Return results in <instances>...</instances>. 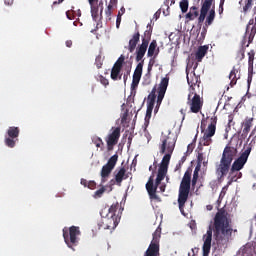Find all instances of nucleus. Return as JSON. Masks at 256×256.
Returning a JSON list of instances; mask_svg holds the SVG:
<instances>
[{
  "mask_svg": "<svg viewBox=\"0 0 256 256\" xmlns=\"http://www.w3.org/2000/svg\"><path fill=\"white\" fill-rule=\"evenodd\" d=\"M101 217H106L107 229H111L117 227L119 225V221H121V215H123V207L116 202L110 206L108 209V213L105 214V210H102L100 213Z\"/></svg>",
  "mask_w": 256,
  "mask_h": 256,
  "instance_id": "423d86ee",
  "label": "nucleus"
},
{
  "mask_svg": "<svg viewBox=\"0 0 256 256\" xmlns=\"http://www.w3.org/2000/svg\"><path fill=\"white\" fill-rule=\"evenodd\" d=\"M118 159L119 155L114 154L112 157L109 158L108 162L102 167L101 177L103 182L105 181V179H107V177L111 175V171L115 169V165H117Z\"/></svg>",
  "mask_w": 256,
  "mask_h": 256,
  "instance_id": "2eb2a0df",
  "label": "nucleus"
},
{
  "mask_svg": "<svg viewBox=\"0 0 256 256\" xmlns=\"http://www.w3.org/2000/svg\"><path fill=\"white\" fill-rule=\"evenodd\" d=\"M141 41V34L139 31L133 34L132 38L129 40L128 51L129 53H133L135 49H137V45Z\"/></svg>",
  "mask_w": 256,
  "mask_h": 256,
  "instance_id": "6ab92c4d",
  "label": "nucleus"
},
{
  "mask_svg": "<svg viewBox=\"0 0 256 256\" xmlns=\"http://www.w3.org/2000/svg\"><path fill=\"white\" fill-rule=\"evenodd\" d=\"M193 173L192 181L191 174ZM199 180V172H193L191 168H188L184 173L182 181L179 187L178 193V205L181 213H183L185 209V203H187V199H189V193L191 192V185L195 188L197 185V181Z\"/></svg>",
  "mask_w": 256,
  "mask_h": 256,
  "instance_id": "20e7f679",
  "label": "nucleus"
},
{
  "mask_svg": "<svg viewBox=\"0 0 256 256\" xmlns=\"http://www.w3.org/2000/svg\"><path fill=\"white\" fill-rule=\"evenodd\" d=\"M187 82L190 86V93H203V90L201 89V77L197 76L195 72L187 73Z\"/></svg>",
  "mask_w": 256,
  "mask_h": 256,
  "instance_id": "ddd939ff",
  "label": "nucleus"
},
{
  "mask_svg": "<svg viewBox=\"0 0 256 256\" xmlns=\"http://www.w3.org/2000/svg\"><path fill=\"white\" fill-rule=\"evenodd\" d=\"M185 161H187V156H183V157L180 159L179 163L183 165V163H185Z\"/></svg>",
  "mask_w": 256,
  "mask_h": 256,
  "instance_id": "603ef678",
  "label": "nucleus"
},
{
  "mask_svg": "<svg viewBox=\"0 0 256 256\" xmlns=\"http://www.w3.org/2000/svg\"><path fill=\"white\" fill-rule=\"evenodd\" d=\"M113 9V6L111 4H109L105 10V14L107 15V17H111V10Z\"/></svg>",
  "mask_w": 256,
  "mask_h": 256,
  "instance_id": "a19ab883",
  "label": "nucleus"
},
{
  "mask_svg": "<svg viewBox=\"0 0 256 256\" xmlns=\"http://www.w3.org/2000/svg\"><path fill=\"white\" fill-rule=\"evenodd\" d=\"M185 111H186L185 109L180 110V113L183 116L182 119H185Z\"/></svg>",
  "mask_w": 256,
  "mask_h": 256,
  "instance_id": "052dcab7",
  "label": "nucleus"
},
{
  "mask_svg": "<svg viewBox=\"0 0 256 256\" xmlns=\"http://www.w3.org/2000/svg\"><path fill=\"white\" fill-rule=\"evenodd\" d=\"M249 31H251L250 35H255V33H256V26H255L254 19H250L248 22V25L246 27V33H249Z\"/></svg>",
  "mask_w": 256,
  "mask_h": 256,
  "instance_id": "c85d7f7f",
  "label": "nucleus"
},
{
  "mask_svg": "<svg viewBox=\"0 0 256 256\" xmlns=\"http://www.w3.org/2000/svg\"><path fill=\"white\" fill-rule=\"evenodd\" d=\"M121 69L122 68H119L117 66L112 67L111 74H110L112 81H121V77L123 76L121 74Z\"/></svg>",
  "mask_w": 256,
  "mask_h": 256,
  "instance_id": "5701e85b",
  "label": "nucleus"
},
{
  "mask_svg": "<svg viewBox=\"0 0 256 256\" xmlns=\"http://www.w3.org/2000/svg\"><path fill=\"white\" fill-rule=\"evenodd\" d=\"M223 5H225V0H220L219 9H218L219 15H223V11H224Z\"/></svg>",
  "mask_w": 256,
  "mask_h": 256,
  "instance_id": "58836bf2",
  "label": "nucleus"
},
{
  "mask_svg": "<svg viewBox=\"0 0 256 256\" xmlns=\"http://www.w3.org/2000/svg\"><path fill=\"white\" fill-rule=\"evenodd\" d=\"M97 187V183L95 181H88V189H95Z\"/></svg>",
  "mask_w": 256,
  "mask_h": 256,
  "instance_id": "37998d69",
  "label": "nucleus"
},
{
  "mask_svg": "<svg viewBox=\"0 0 256 256\" xmlns=\"http://www.w3.org/2000/svg\"><path fill=\"white\" fill-rule=\"evenodd\" d=\"M213 235L217 245L220 247L227 245V243H229V238L233 235L231 219L227 217V212L225 210H219L215 214L213 226H209L206 234L203 235L202 256H209V253H211Z\"/></svg>",
  "mask_w": 256,
  "mask_h": 256,
  "instance_id": "f257e3e1",
  "label": "nucleus"
},
{
  "mask_svg": "<svg viewBox=\"0 0 256 256\" xmlns=\"http://www.w3.org/2000/svg\"><path fill=\"white\" fill-rule=\"evenodd\" d=\"M199 17V8L197 6H192L189 12L186 14L187 21H195Z\"/></svg>",
  "mask_w": 256,
  "mask_h": 256,
  "instance_id": "4be33fe9",
  "label": "nucleus"
},
{
  "mask_svg": "<svg viewBox=\"0 0 256 256\" xmlns=\"http://www.w3.org/2000/svg\"><path fill=\"white\" fill-rule=\"evenodd\" d=\"M207 211H213V205L209 204L206 206Z\"/></svg>",
  "mask_w": 256,
  "mask_h": 256,
  "instance_id": "6e6d98bb",
  "label": "nucleus"
},
{
  "mask_svg": "<svg viewBox=\"0 0 256 256\" xmlns=\"http://www.w3.org/2000/svg\"><path fill=\"white\" fill-rule=\"evenodd\" d=\"M167 87H169V77H164L161 79L159 84L157 103H161L163 101L165 93H167Z\"/></svg>",
  "mask_w": 256,
  "mask_h": 256,
  "instance_id": "f3484780",
  "label": "nucleus"
},
{
  "mask_svg": "<svg viewBox=\"0 0 256 256\" xmlns=\"http://www.w3.org/2000/svg\"><path fill=\"white\" fill-rule=\"evenodd\" d=\"M65 45H66V47L71 48V47H73V41L67 40V41L65 42Z\"/></svg>",
  "mask_w": 256,
  "mask_h": 256,
  "instance_id": "8fccbe9b",
  "label": "nucleus"
},
{
  "mask_svg": "<svg viewBox=\"0 0 256 256\" xmlns=\"http://www.w3.org/2000/svg\"><path fill=\"white\" fill-rule=\"evenodd\" d=\"M215 131H217V116H213L210 119V124L204 132L202 138H200V145L203 147H207L213 143L212 137L215 135Z\"/></svg>",
  "mask_w": 256,
  "mask_h": 256,
  "instance_id": "6e6552de",
  "label": "nucleus"
},
{
  "mask_svg": "<svg viewBox=\"0 0 256 256\" xmlns=\"http://www.w3.org/2000/svg\"><path fill=\"white\" fill-rule=\"evenodd\" d=\"M159 255V249L156 245L150 246L148 250L144 253V256H157Z\"/></svg>",
  "mask_w": 256,
  "mask_h": 256,
  "instance_id": "cd10ccee",
  "label": "nucleus"
},
{
  "mask_svg": "<svg viewBox=\"0 0 256 256\" xmlns=\"http://www.w3.org/2000/svg\"><path fill=\"white\" fill-rule=\"evenodd\" d=\"M151 35H153V28L146 30L144 35L142 36V43L136 48V62L138 63L132 78L131 83V95H135L137 93V87H139V81H141V76L143 75V65H145V53H147V49L149 48V41H151Z\"/></svg>",
  "mask_w": 256,
  "mask_h": 256,
  "instance_id": "7ed1b4c3",
  "label": "nucleus"
},
{
  "mask_svg": "<svg viewBox=\"0 0 256 256\" xmlns=\"http://www.w3.org/2000/svg\"><path fill=\"white\" fill-rule=\"evenodd\" d=\"M97 0H88L89 3H95Z\"/></svg>",
  "mask_w": 256,
  "mask_h": 256,
  "instance_id": "774afa93",
  "label": "nucleus"
},
{
  "mask_svg": "<svg viewBox=\"0 0 256 256\" xmlns=\"http://www.w3.org/2000/svg\"><path fill=\"white\" fill-rule=\"evenodd\" d=\"M199 171H201V164L197 163V165L194 169V173H199Z\"/></svg>",
  "mask_w": 256,
  "mask_h": 256,
  "instance_id": "09e8293b",
  "label": "nucleus"
},
{
  "mask_svg": "<svg viewBox=\"0 0 256 256\" xmlns=\"http://www.w3.org/2000/svg\"><path fill=\"white\" fill-rule=\"evenodd\" d=\"M123 13H125V8H121V9H120V16H122Z\"/></svg>",
  "mask_w": 256,
  "mask_h": 256,
  "instance_id": "0e129e2a",
  "label": "nucleus"
},
{
  "mask_svg": "<svg viewBox=\"0 0 256 256\" xmlns=\"http://www.w3.org/2000/svg\"><path fill=\"white\" fill-rule=\"evenodd\" d=\"M154 166V169H153ZM153 166L149 167V171H152V175H155V169H157V161H154Z\"/></svg>",
  "mask_w": 256,
  "mask_h": 256,
  "instance_id": "a18cd8bd",
  "label": "nucleus"
},
{
  "mask_svg": "<svg viewBox=\"0 0 256 256\" xmlns=\"http://www.w3.org/2000/svg\"><path fill=\"white\" fill-rule=\"evenodd\" d=\"M66 17L67 19H73V17L71 16V12L69 11L66 12Z\"/></svg>",
  "mask_w": 256,
  "mask_h": 256,
  "instance_id": "13d9d810",
  "label": "nucleus"
},
{
  "mask_svg": "<svg viewBox=\"0 0 256 256\" xmlns=\"http://www.w3.org/2000/svg\"><path fill=\"white\" fill-rule=\"evenodd\" d=\"M238 73H239V70L233 67L228 76V79H230V87H235V85H237V80L239 79V77H237Z\"/></svg>",
  "mask_w": 256,
  "mask_h": 256,
  "instance_id": "b1692460",
  "label": "nucleus"
},
{
  "mask_svg": "<svg viewBox=\"0 0 256 256\" xmlns=\"http://www.w3.org/2000/svg\"><path fill=\"white\" fill-rule=\"evenodd\" d=\"M79 235H81L79 226H71L69 230L63 229L64 241L72 251H75V247L79 245Z\"/></svg>",
  "mask_w": 256,
  "mask_h": 256,
  "instance_id": "0eeeda50",
  "label": "nucleus"
},
{
  "mask_svg": "<svg viewBox=\"0 0 256 256\" xmlns=\"http://www.w3.org/2000/svg\"><path fill=\"white\" fill-rule=\"evenodd\" d=\"M213 3H215V0H204V2L202 3L200 15L198 17L199 25L204 23L205 18L207 17V14L209 13V10L211 9Z\"/></svg>",
  "mask_w": 256,
  "mask_h": 256,
  "instance_id": "dca6fc26",
  "label": "nucleus"
},
{
  "mask_svg": "<svg viewBox=\"0 0 256 256\" xmlns=\"http://www.w3.org/2000/svg\"><path fill=\"white\" fill-rule=\"evenodd\" d=\"M5 5H13V0H4Z\"/></svg>",
  "mask_w": 256,
  "mask_h": 256,
  "instance_id": "5fc2aeb1",
  "label": "nucleus"
},
{
  "mask_svg": "<svg viewBox=\"0 0 256 256\" xmlns=\"http://www.w3.org/2000/svg\"><path fill=\"white\" fill-rule=\"evenodd\" d=\"M181 167H183V164H181L180 162H178V164L175 167V171H179L181 169Z\"/></svg>",
  "mask_w": 256,
  "mask_h": 256,
  "instance_id": "3c124183",
  "label": "nucleus"
},
{
  "mask_svg": "<svg viewBox=\"0 0 256 256\" xmlns=\"http://www.w3.org/2000/svg\"><path fill=\"white\" fill-rule=\"evenodd\" d=\"M213 21H215V5L210 9L206 17L205 26L209 27V25H213Z\"/></svg>",
  "mask_w": 256,
  "mask_h": 256,
  "instance_id": "a878e982",
  "label": "nucleus"
},
{
  "mask_svg": "<svg viewBox=\"0 0 256 256\" xmlns=\"http://www.w3.org/2000/svg\"><path fill=\"white\" fill-rule=\"evenodd\" d=\"M159 189H160L161 193H165V185H161L159 187Z\"/></svg>",
  "mask_w": 256,
  "mask_h": 256,
  "instance_id": "bf43d9fd",
  "label": "nucleus"
},
{
  "mask_svg": "<svg viewBox=\"0 0 256 256\" xmlns=\"http://www.w3.org/2000/svg\"><path fill=\"white\" fill-rule=\"evenodd\" d=\"M177 143V138L174 135L164 136L162 139V144L160 145V153L164 155L161 164L158 169V174L155 180V175H151L146 183V191L150 199H159L157 196V189L161 185V181L165 179L167 175V169L169 167V162L171 161V156L173 151H175V144Z\"/></svg>",
  "mask_w": 256,
  "mask_h": 256,
  "instance_id": "f03ea898",
  "label": "nucleus"
},
{
  "mask_svg": "<svg viewBox=\"0 0 256 256\" xmlns=\"http://www.w3.org/2000/svg\"><path fill=\"white\" fill-rule=\"evenodd\" d=\"M147 71H148V75L151 74V71H153V66L148 65Z\"/></svg>",
  "mask_w": 256,
  "mask_h": 256,
  "instance_id": "680f3d73",
  "label": "nucleus"
},
{
  "mask_svg": "<svg viewBox=\"0 0 256 256\" xmlns=\"http://www.w3.org/2000/svg\"><path fill=\"white\" fill-rule=\"evenodd\" d=\"M159 237H161V230L156 229V231L153 233V241L150 243L148 249H151L152 245H155L158 248V254L157 256H159ZM147 249V251H148Z\"/></svg>",
  "mask_w": 256,
  "mask_h": 256,
  "instance_id": "393cba45",
  "label": "nucleus"
},
{
  "mask_svg": "<svg viewBox=\"0 0 256 256\" xmlns=\"http://www.w3.org/2000/svg\"><path fill=\"white\" fill-rule=\"evenodd\" d=\"M95 65L97 69H101L103 67V56H101V54L96 56Z\"/></svg>",
  "mask_w": 256,
  "mask_h": 256,
  "instance_id": "72a5a7b5",
  "label": "nucleus"
},
{
  "mask_svg": "<svg viewBox=\"0 0 256 256\" xmlns=\"http://www.w3.org/2000/svg\"><path fill=\"white\" fill-rule=\"evenodd\" d=\"M123 79H124V83H126L127 82V76L124 75Z\"/></svg>",
  "mask_w": 256,
  "mask_h": 256,
  "instance_id": "338daca9",
  "label": "nucleus"
},
{
  "mask_svg": "<svg viewBox=\"0 0 256 256\" xmlns=\"http://www.w3.org/2000/svg\"><path fill=\"white\" fill-rule=\"evenodd\" d=\"M251 7H253V0H246L245 5L243 7L244 13H247V11H249V9H251Z\"/></svg>",
  "mask_w": 256,
  "mask_h": 256,
  "instance_id": "e433bc0d",
  "label": "nucleus"
},
{
  "mask_svg": "<svg viewBox=\"0 0 256 256\" xmlns=\"http://www.w3.org/2000/svg\"><path fill=\"white\" fill-rule=\"evenodd\" d=\"M125 119H127V114H124V116L122 117V121H125Z\"/></svg>",
  "mask_w": 256,
  "mask_h": 256,
  "instance_id": "69168bd1",
  "label": "nucleus"
},
{
  "mask_svg": "<svg viewBox=\"0 0 256 256\" xmlns=\"http://www.w3.org/2000/svg\"><path fill=\"white\" fill-rule=\"evenodd\" d=\"M121 137V127L112 128V132L105 138L108 151H113L115 145L119 143Z\"/></svg>",
  "mask_w": 256,
  "mask_h": 256,
  "instance_id": "f8f14e48",
  "label": "nucleus"
},
{
  "mask_svg": "<svg viewBox=\"0 0 256 256\" xmlns=\"http://www.w3.org/2000/svg\"><path fill=\"white\" fill-rule=\"evenodd\" d=\"M249 155H251V147H248L244 150L240 157H238L231 166V173H235V171H241L243 167H245V163H247V159H249Z\"/></svg>",
  "mask_w": 256,
  "mask_h": 256,
  "instance_id": "9b49d317",
  "label": "nucleus"
},
{
  "mask_svg": "<svg viewBox=\"0 0 256 256\" xmlns=\"http://www.w3.org/2000/svg\"><path fill=\"white\" fill-rule=\"evenodd\" d=\"M248 70L249 71H253V61L255 60V52L254 51H250L248 53Z\"/></svg>",
  "mask_w": 256,
  "mask_h": 256,
  "instance_id": "7c9ffc66",
  "label": "nucleus"
},
{
  "mask_svg": "<svg viewBox=\"0 0 256 256\" xmlns=\"http://www.w3.org/2000/svg\"><path fill=\"white\" fill-rule=\"evenodd\" d=\"M252 125H253V118L246 120L244 123V130H243L244 133H249V131H251Z\"/></svg>",
  "mask_w": 256,
  "mask_h": 256,
  "instance_id": "473e14b6",
  "label": "nucleus"
},
{
  "mask_svg": "<svg viewBox=\"0 0 256 256\" xmlns=\"http://www.w3.org/2000/svg\"><path fill=\"white\" fill-rule=\"evenodd\" d=\"M201 92H190L187 104L190 106L191 113H199L203 109V101L199 95Z\"/></svg>",
  "mask_w": 256,
  "mask_h": 256,
  "instance_id": "1a4fd4ad",
  "label": "nucleus"
},
{
  "mask_svg": "<svg viewBox=\"0 0 256 256\" xmlns=\"http://www.w3.org/2000/svg\"><path fill=\"white\" fill-rule=\"evenodd\" d=\"M100 83L104 85V87H107V85H109V80L104 76H100Z\"/></svg>",
  "mask_w": 256,
  "mask_h": 256,
  "instance_id": "ea45409f",
  "label": "nucleus"
},
{
  "mask_svg": "<svg viewBox=\"0 0 256 256\" xmlns=\"http://www.w3.org/2000/svg\"><path fill=\"white\" fill-rule=\"evenodd\" d=\"M81 185H83L84 187H88L89 186V181H87V179H81Z\"/></svg>",
  "mask_w": 256,
  "mask_h": 256,
  "instance_id": "de8ad7c7",
  "label": "nucleus"
},
{
  "mask_svg": "<svg viewBox=\"0 0 256 256\" xmlns=\"http://www.w3.org/2000/svg\"><path fill=\"white\" fill-rule=\"evenodd\" d=\"M155 106H151L149 104H147V110H146V117H151V114L153 113V108Z\"/></svg>",
  "mask_w": 256,
  "mask_h": 256,
  "instance_id": "4c0bfd02",
  "label": "nucleus"
},
{
  "mask_svg": "<svg viewBox=\"0 0 256 256\" xmlns=\"http://www.w3.org/2000/svg\"><path fill=\"white\" fill-rule=\"evenodd\" d=\"M155 93H157V88L154 87L148 95L147 105L155 107V101L157 99V95Z\"/></svg>",
  "mask_w": 256,
  "mask_h": 256,
  "instance_id": "bb28decb",
  "label": "nucleus"
},
{
  "mask_svg": "<svg viewBox=\"0 0 256 256\" xmlns=\"http://www.w3.org/2000/svg\"><path fill=\"white\" fill-rule=\"evenodd\" d=\"M180 9L182 13H187L189 11V0H182L180 2Z\"/></svg>",
  "mask_w": 256,
  "mask_h": 256,
  "instance_id": "2f4dec72",
  "label": "nucleus"
},
{
  "mask_svg": "<svg viewBox=\"0 0 256 256\" xmlns=\"http://www.w3.org/2000/svg\"><path fill=\"white\" fill-rule=\"evenodd\" d=\"M89 5L91 7V15L93 21H99V7H101L100 17H103V1L99 2L98 5H95V2L89 3Z\"/></svg>",
  "mask_w": 256,
  "mask_h": 256,
  "instance_id": "a211bd4d",
  "label": "nucleus"
},
{
  "mask_svg": "<svg viewBox=\"0 0 256 256\" xmlns=\"http://www.w3.org/2000/svg\"><path fill=\"white\" fill-rule=\"evenodd\" d=\"M156 58H157V56H153L152 58H150L148 66L153 67L155 65Z\"/></svg>",
  "mask_w": 256,
  "mask_h": 256,
  "instance_id": "49530a36",
  "label": "nucleus"
},
{
  "mask_svg": "<svg viewBox=\"0 0 256 256\" xmlns=\"http://www.w3.org/2000/svg\"><path fill=\"white\" fill-rule=\"evenodd\" d=\"M237 148L227 145L222 153V157L220 160V165L216 167V175L218 181H223L227 173H229V169H231V163H233V159L237 157Z\"/></svg>",
  "mask_w": 256,
  "mask_h": 256,
  "instance_id": "39448f33",
  "label": "nucleus"
},
{
  "mask_svg": "<svg viewBox=\"0 0 256 256\" xmlns=\"http://www.w3.org/2000/svg\"><path fill=\"white\" fill-rule=\"evenodd\" d=\"M125 179H129L127 168L125 166L119 167L114 171V179L110 180V185H117L118 187H121Z\"/></svg>",
  "mask_w": 256,
  "mask_h": 256,
  "instance_id": "4468645a",
  "label": "nucleus"
},
{
  "mask_svg": "<svg viewBox=\"0 0 256 256\" xmlns=\"http://www.w3.org/2000/svg\"><path fill=\"white\" fill-rule=\"evenodd\" d=\"M207 51H209V46H207V45L200 46L198 48V50L196 51V54H195V59L198 63H201V61H203V57H205V55H207Z\"/></svg>",
  "mask_w": 256,
  "mask_h": 256,
  "instance_id": "aec40b11",
  "label": "nucleus"
},
{
  "mask_svg": "<svg viewBox=\"0 0 256 256\" xmlns=\"http://www.w3.org/2000/svg\"><path fill=\"white\" fill-rule=\"evenodd\" d=\"M63 1H65V0H58V1H55V2H53V5H57V4L63 3Z\"/></svg>",
  "mask_w": 256,
  "mask_h": 256,
  "instance_id": "e2e57ef3",
  "label": "nucleus"
},
{
  "mask_svg": "<svg viewBox=\"0 0 256 256\" xmlns=\"http://www.w3.org/2000/svg\"><path fill=\"white\" fill-rule=\"evenodd\" d=\"M240 55H241L240 59H245V50H241Z\"/></svg>",
  "mask_w": 256,
  "mask_h": 256,
  "instance_id": "4d7b16f0",
  "label": "nucleus"
},
{
  "mask_svg": "<svg viewBox=\"0 0 256 256\" xmlns=\"http://www.w3.org/2000/svg\"><path fill=\"white\" fill-rule=\"evenodd\" d=\"M103 193H105V187L100 188L94 193V199H101V197H103Z\"/></svg>",
  "mask_w": 256,
  "mask_h": 256,
  "instance_id": "c9c22d12",
  "label": "nucleus"
},
{
  "mask_svg": "<svg viewBox=\"0 0 256 256\" xmlns=\"http://www.w3.org/2000/svg\"><path fill=\"white\" fill-rule=\"evenodd\" d=\"M19 133H21V130L19 127L10 126L7 130V136L5 137L4 143L6 147H9L10 149H13L15 147Z\"/></svg>",
  "mask_w": 256,
  "mask_h": 256,
  "instance_id": "9d476101",
  "label": "nucleus"
},
{
  "mask_svg": "<svg viewBox=\"0 0 256 256\" xmlns=\"http://www.w3.org/2000/svg\"><path fill=\"white\" fill-rule=\"evenodd\" d=\"M203 160H204L203 153H198L197 163L201 165V163H203Z\"/></svg>",
  "mask_w": 256,
  "mask_h": 256,
  "instance_id": "c03bdc74",
  "label": "nucleus"
},
{
  "mask_svg": "<svg viewBox=\"0 0 256 256\" xmlns=\"http://www.w3.org/2000/svg\"><path fill=\"white\" fill-rule=\"evenodd\" d=\"M157 55H159L157 40H152L148 47L147 57H157Z\"/></svg>",
  "mask_w": 256,
  "mask_h": 256,
  "instance_id": "412c9836",
  "label": "nucleus"
},
{
  "mask_svg": "<svg viewBox=\"0 0 256 256\" xmlns=\"http://www.w3.org/2000/svg\"><path fill=\"white\" fill-rule=\"evenodd\" d=\"M252 81H253V76L250 74L248 75V86L251 85Z\"/></svg>",
  "mask_w": 256,
  "mask_h": 256,
  "instance_id": "864d4df0",
  "label": "nucleus"
},
{
  "mask_svg": "<svg viewBox=\"0 0 256 256\" xmlns=\"http://www.w3.org/2000/svg\"><path fill=\"white\" fill-rule=\"evenodd\" d=\"M123 63H125V56L121 55L118 60L115 62L114 67L123 69Z\"/></svg>",
  "mask_w": 256,
  "mask_h": 256,
  "instance_id": "f704fd0d",
  "label": "nucleus"
},
{
  "mask_svg": "<svg viewBox=\"0 0 256 256\" xmlns=\"http://www.w3.org/2000/svg\"><path fill=\"white\" fill-rule=\"evenodd\" d=\"M121 26V12L118 13L117 19H116V28L119 29Z\"/></svg>",
  "mask_w": 256,
  "mask_h": 256,
  "instance_id": "79ce46f5",
  "label": "nucleus"
},
{
  "mask_svg": "<svg viewBox=\"0 0 256 256\" xmlns=\"http://www.w3.org/2000/svg\"><path fill=\"white\" fill-rule=\"evenodd\" d=\"M92 143H94L97 149H101L103 151L105 143L103 142V139H101V137L94 136L92 138Z\"/></svg>",
  "mask_w": 256,
  "mask_h": 256,
  "instance_id": "c756f323",
  "label": "nucleus"
}]
</instances>
